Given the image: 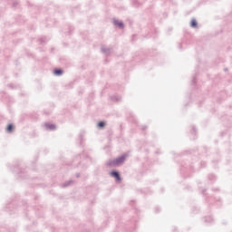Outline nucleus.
Wrapping results in <instances>:
<instances>
[{
  "instance_id": "nucleus-5",
  "label": "nucleus",
  "mask_w": 232,
  "mask_h": 232,
  "mask_svg": "<svg viewBox=\"0 0 232 232\" xmlns=\"http://www.w3.org/2000/svg\"><path fill=\"white\" fill-rule=\"evenodd\" d=\"M54 75H63V70L61 69L54 70Z\"/></svg>"
},
{
  "instance_id": "nucleus-6",
  "label": "nucleus",
  "mask_w": 232,
  "mask_h": 232,
  "mask_svg": "<svg viewBox=\"0 0 232 232\" xmlns=\"http://www.w3.org/2000/svg\"><path fill=\"white\" fill-rule=\"evenodd\" d=\"M46 128L48 130H55V125H53V124H46Z\"/></svg>"
},
{
  "instance_id": "nucleus-1",
  "label": "nucleus",
  "mask_w": 232,
  "mask_h": 232,
  "mask_svg": "<svg viewBox=\"0 0 232 232\" xmlns=\"http://www.w3.org/2000/svg\"><path fill=\"white\" fill-rule=\"evenodd\" d=\"M126 160V155H123L116 160L110 161L109 166H121Z\"/></svg>"
},
{
  "instance_id": "nucleus-3",
  "label": "nucleus",
  "mask_w": 232,
  "mask_h": 232,
  "mask_svg": "<svg viewBox=\"0 0 232 232\" xmlns=\"http://www.w3.org/2000/svg\"><path fill=\"white\" fill-rule=\"evenodd\" d=\"M190 26H191V28H194V29L198 28V22H197V19L193 18L190 21Z\"/></svg>"
},
{
  "instance_id": "nucleus-4",
  "label": "nucleus",
  "mask_w": 232,
  "mask_h": 232,
  "mask_svg": "<svg viewBox=\"0 0 232 232\" xmlns=\"http://www.w3.org/2000/svg\"><path fill=\"white\" fill-rule=\"evenodd\" d=\"M111 177H114L118 182H121V175H119V172L112 171L111 172Z\"/></svg>"
},
{
  "instance_id": "nucleus-8",
  "label": "nucleus",
  "mask_w": 232,
  "mask_h": 232,
  "mask_svg": "<svg viewBox=\"0 0 232 232\" xmlns=\"http://www.w3.org/2000/svg\"><path fill=\"white\" fill-rule=\"evenodd\" d=\"M99 128H104L105 123L103 121H101L98 123Z\"/></svg>"
},
{
  "instance_id": "nucleus-10",
  "label": "nucleus",
  "mask_w": 232,
  "mask_h": 232,
  "mask_svg": "<svg viewBox=\"0 0 232 232\" xmlns=\"http://www.w3.org/2000/svg\"><path fill=\"white\" fill-rule=\"evenodd\" d=\"M132 3L135 6H139V5H137V0H132Z\"/></svg>"
},
{
  "instance_id": "nucleus-7",
  "label": "nucleus",
  "mask_w": 232,
  "mask_h": 232,
  "mask_svg": "<svg viewBox=\"0 0 232 232\" xmlns=\"http://www.w3.org/2000/svg\"><path fill=\"white\" fill-rule=\"evenodd\" d=\"M6 130H7V131H8L9 133H12V130H14V126H13L12 124H9V125L7 126Z\"/></svg>"
},
{
  "instance_id": "nucleus-2",
  "label": "nucleus",
  "mask_w": 232,
  "mask_h": 232,
  "mask_svg": "<svg viewBox=\"0 0 232 232\" xmlns=\"http://www.w3.org/2000/svg\"><path fill=\"white\" fill-rule=\"evenodd\" d=\"M112 24L116 26V28H120V30L124 28V22L122 20L120 21L117 18L112 19Z\"/></svg>"
},
{
  "instance_id": "nucleus-9",
  "label": "nucleus",
  "mask_w": 232,
  "mask_h": 232,
  "mask_svg": "<svg viewBox=\"0 0 232 232\" xmlns=\"http://www.w3.org/2000/svg\"><path fill=\"white\" fill-rule=\"evenodd\" d=\"M19 5V2L14 1L13 2V7L15 8V6H17Z\"/></svg>"
}]
</instances>
